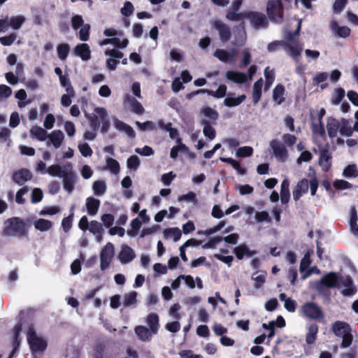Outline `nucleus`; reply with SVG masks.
<instances>
[{
    "label": "nucleus",
    "mask_w": 358,
    "mask_h": 358,
    "mask_svg": "<svg viewBox=\"0 0 358 358\" xmlns=\"http://www.w3.org/2000/svg\"><path fill=\"white\" fill-rule=\"evenodd\" d=\"M340 124L338 121L334 117H329L327 124L328 135L330 138H334L337 135Z\"/></svg>",
    "instance_id": "2f4dec72"
},
{
    "label": "nucleus",
    "mask_w": 358,
    "mask_h": 358,
    "mask_svg": "<svg viewBox=\"0 0 358 358\" xmlns=\"http://www.w3.org/2000/svg\"><path fill=\"white\" fill-rule=\"evenodd\" d=\"M69 167V171H66L64 176H62V178H63V186L64 189L68 192V193H71L74 189V184H75V180H76V175L72 171V166L71 164H68L65 168Z\"/></svg>",
    "instance_id": "9b49d317"
},
{
    "label": "nucleus",
    "mask_w": 358,
    "mask_h": 358,
    "mask_svg": "<svg viewBox=\"0 0 358 358\" xmlns=\"http://www.w3.org/2000/svg\"><path fill=\"white\" fill-rule=\"evenodd\" d=\"M99 115L96 114H86V117L90 121V125L92 131H96L100 127V122Z\"/></svg>",
    "instance_id": "3c124183"
},
{
    "label": "nucleus",
    "mask_w": 358,
    "mask_h": 358,
    "mask_svg": "<svg viewBox=\"0 0 358 358\" xmlns=\"http://www.w3.org/2000/svg\"><path fill=\"white\" fill-rule=\"evenodd\" d=\"M350 226L352 232L355 235L358 234V224H357V212L355 206H352L350 209Z\"/></svg>",
    "instance_id": "58836bf2"
},
{
    "label": "nucleus",
    "mask_w": 358,
    "mask_h": 358,
    "mask_svg": "<svg viewBox=\"0 0 358 358\" xmlns=\"http://www.w3.org/2000/svg\"><path fill=\"white\" fill-rule=\"evenodd\" d=\"M57 51L59 59L65 60L69 55L70 46L67 43H60L57 47Z\"/></svg>",
    "instance_id": "49530a36"
},
{
    "label": "nucleus",
    "mask_w": 358,
    "mask_h": 358,
    "mask_svg": "<svg viewBox=\"0 0 358 358\" xmlns=\"http://www.w3.org/2000/svg\"><path fill=\"white\" fill-rule=\"evenodd\" d=\"M31 222L24 220L19 217H13L4 222V227L1 234L5 236H16L18 238H27Z\"/></svg>",
    "instance_id": "f257e3e1"
},
{
    "label": "nucleus",
    "mask_w": 358,
    "mask_h": 358,
    "mask_svg": "<svg viewBox=\"0 0 358 358\" xmlns=\"http://www.w3.org/2000/svg\"><path fill=\"white\" fill-rule=\"evenodd\" d=\"M30 136L31 138H36L40 141H45L48 137L47 131L39 126H33L30 129Z\"/></svg>",
    "instance_id": "473e14b6"
},
{
    "label": "nucleus",
    "mask_w": 358,
    "mask_h": 358,
    "mask_svg": "<svg viewBox=\"0 0 358 358\" xmlns=\"http://www.w3.org/2000/svg\"><path fill=\"white\" fill-rule=\"evenodd\" d=\"M34 227L40 231H47L52 227V222L50 220L40 218L34 222Z\"/></svg>",
    "instance_id": "a19ab883"
},
{
    "label": "nucleus",
    "mask_w": 358,
    "mask_h": 358,
    "mask_svg": "<svg viewBox=\"0 0 358 358\" xmlns=\"http://www.w3.org/2000/svg\"><path fill=\"white\" fill-rule=\"evenodd\" d=\"M22 330V324L21 322H18L14 327V332H13V339L12 342L13 348L15 349H19L21 344V338L20 333Z\"/></svg>",
    "instance_id": "c9c22d12"
},
{
    "label": "nucleus",
    "mask_w": 358,
    "mask_h": 358,
    "mask_svg": "<svg viewBox=\"0 0 358 358\" xmlns=\"http://www.w3.org/2000/svg\"><path fill=\"white\" fill-rule=\"evenodd\" d=\"M140 159L136 155H132L127 159V166L129 169L136 170L140 166Z\"/></svg>",
    "instance_id": "338daca9"
},
{
    "label": "nucleus",
    "mask_w": 358,
    "mask_h": 358,
    "mask_svg": "<svg viewBox=\"0 0 358 358\" xmlns=\"http://www.w3.org/2000/svg\"><path fill=\"white\" fill-rule=\"evenodd\" d=\"M118 258L122 264H127L135 258V254L132 248L124 245L118 255Z\"/></svg>",
    "instance_id": "6ab92c4d"
},
{
    "label": "nucleus",
    "mask_w": 358,
    "mask_h": 358,
    "mask_svg": "<svg viewBox=\"0 0 358 358\" xmlns=\"http://www.w3.org/2000/svg\"><path fill=\"white\" fill-rule=\"evenodd\" d=\"M345 96V90L341 88H337L335 90L334 94L332 96L331 102L334 105H338Z\"/></svg>",
    "instance_id": "4d7b16f0"
},
{
    "label": "nucleus",
    "mask_w": 358,
    "mask_h": 358,
    "mask_svg": "<svg viewBox=\"0 0 358 358\" xmlns=\"http://www.w3.org/2000/svg\"><path fill=\"white\" fill-rule=\"evenodd\" d=\"M331 155L327 149H323L320 151L319 157V164L322 171L327 172L331 166Z\"/></svg>",
    "instance_id": "f3484780"
},
{
    "label": "nucleus",
    "mask_w": 358,
    "mask_h": 358,
    "mask_svg": "<svg viewBox=\"0 0 358 358\" xmlns=\"http://www.w3.org/2000/svg\"><path fill=\"white\" fill-rule=\"evenodd\" d=\"M270 146L273 155L280 161L285 162L288 157V152L285 145L277 140H272Z\"/></svg>",
    "instance_id": "1a4fd4ad"
},
{
    "label": "nucleus",
    "mask_w": 358,
    "mask_h": 358,
    "mask_svg": "<svg viewBox=\"0 0 358 358\" xmlns=\"http://www.w3.org/2000/svg\"><path fill=\"white\" fill-rule=\"evenodd\" d=\"M47 138L50 139L55 148L58 149L62 144L64 135L61 130L57 129L52 131Z\"/></svg>",
    "instance_id": "b1692460"
},
{
    "label": "nucleus",
    "mask_w": 358,
    "mask_h": 358,
    "mask_svg": "<svg viewBox=\"0 0 358 358\" xmlns=\"http://www.w3.org/2000/svg\"><path fill=\"white\" fill-rule=\"evenodd\" d=\"M227 90V87L225 85H221L218 87V88L216 91H213V90H210V92H209V95H210L215 98H217V99H221L226 96Z\"/></svg>",
    "instance_id": "13d9d810"
},
{
    "label": "nucleus",
    "mask_w": 358,
    "mask_h": 358,
    "mask_svg": "<svg viewBox=\"0 0 358 358\" xmlns=\"http://www.w3.org/2000/svg\"><path fill=\"white\" fill-rule=\"evenodd\" d=\"M266 13L274 22H282L284 18V7L282 0H269L266 4Z\"/></svg>",
    "instance_id": "20e7f679"
},
{
    "label": "nucleus",
    "mask_w": 358,
    "mask_h": 358,
    "mask_svg": "<svg viewBox=\"0 0 358 358\" xmlns=\"http://www.w3.org/2000/svg\"><path fill=\"white\" fill-rule=\"evenodd\" d=\"M319 331L318 325L316 323L310 324L308 327V332L306 334V342L308 345L315 343Z\"/></svg>",
    "instance_id": "bb28decb"
},
{
    "label": "nucleus",
    "mask_w": 358,
    "mask_h": 358,
    "mask_svg": "<svg viewBox=\"0 0 358 358\" xmlns=\"http://www.w3.org/2000/svg\"><path fill=\"white\" fill-rule=\"evenodd\" d=\"M262 87H263V79L259 78L257 80L253 85L252 88V101L254 104H257L261 99L262 94Z\"/></svg>",
    "instance_id": "7c9ffc66"
},
{
    "label": "nucleus",
    "mask_w": 358,
    "mask_h": 358,
    "mask_svg": "<svg viewBox=\"0 0 358 358\" xmlns=\"http://www.w3.org/2000/svg\"><path fill=\"white\" fill-rule=\"evenodd\" d=\"M332 331L336 336L343 338L341 344L342 348H346L350 346L352 343L353 336L351 333L350 325L348 323L336 321L332 325Z\"/></svg>",
    "instance_id": "f03ea898"
},
{
    "label": "nucleus",
    "mask_w": 358,
    "mask_h": 358,
    "mask_svg": "<svg viewBox=\"0 0 358 358\" xmlns=\"http://www.w3.org/2000/svg\"><path fill=\"white\" fill-rule=\"evenodd\" d=\"M165 238L172 237L174 241H178L182 236L181 231L178 227L168 228L163 231Z\"/></svg>",
    "instance_id": "79ce46f5"
},
{
    "label": "nucleus",
    "mask_w": 358,
    "mask_h": 358,
    "mask_svg": "<svg viewBox=\"0 0 358 358\" xmlns=\"http://www.w3.org/2000/svg\"><path fill=\"white\" fill-rule=\"evenodd\" d=\"M343 174L346 178H355L358 176V169L356 165L350 164L345 168Z\"/></svg>",
    "instance_id": "6e6d98bb"
},
{
    "label": "nucleus",
    "mask_w": 358,
    "mask_h": 358,
    "mask_svg": "<svg viewBox=\"0 0 358 358\" xmlns=\"http://www.w3.org/2000/svg\"><path fill=\"white\" fill-rule=\"evenodd\" d=\"M74 55L83 61H88L91 58V50L87 43L78 44L73 50Z\"/></svg>",
    "instance_id": "dca6fc26"
},
{
    "label": "nucleus",
    "mask_w": 358,
    "mask_h": 358,
    "mask_svg": "<svg viewBox=\"0 0 358 358\" xmlns=\"http://www.w3.org/2000/svg\"><path fill=\"white\" fill-rule=\"evenodd\" d=\"M135 332L138 338L142 341H148L150 338L152 334L150 329L141 325L136 327Z\"/></svg>",
    "instance_id": "e433bc0d"
},
{
    "label": "nucleus",
    "mask_w": 358,
    "mask_h": 358,
    "mask_svg": "<svg viewBox=\"0 0 358 358\" xmlns=\"http://www.w3.org/2000/svg\"><path fill=\"white\" fill-rule=\"evenodd\" d=\"M66 171V170L62 169V167L59 164H53L50 166L45 172H47L52 176H58L62 178Z\"/></svg>",
    "instance_id": "a18cd8bd"
},
{
    "label": "nucleus",
    "mask_w": 358,
    "mask_h": 358,
    "mask_svg": "<svg viewBox=\"0 0 358 358\" xmlns=\"http://www.w3.org/2000/svg\"><path fill=\"white\" fill-rule=\"evenodd\" d=\"M106 166L113 174H117L120 172V164L118 162L113 158H106Z\"/></svg>",
    "instance_id": "8fccbe9b"
},
{
    "label": "nucleus",
    "mask_w": 358,
    "mask_h": 358,
    "mask_svg": "<svg viewBox=\"0 0 358 358\" xmlns=\"http://www.w3.org/2000/svg\"><path fill=\"white\" fill-rule=\"evenodd\" d=\"M32 173L29 169H21L13 174V181L19 185H23L26 182L31 180L32 178Z\"/></svg>",
    "instance_id": "f8f14e48"
},
{
    "label": "nucleus",
    "mask_w": 358,
    "mask_h": 358,
    "mask_svg": "<svg viewBox=\"0 0 358 358\" xmlns=\"http://www.w3.org/2000/svg\"><path fill=\"white\" fill-rule=\"evenodd\" d=\"M226 78L227 80L238 84L245 83L248 80V76L245 73L236 71H227Z\"/></svg>",
    "instance_id": "aec40b11"
},
{
    "label": "nucleus",
    "mask_w": 358,
    "mask_h": 358,
    "mask_svg": "<svg viewBox=\"0 0 358 358\" xmlns=\"http://www.w3.org/2000/svg\"><path fill=\"white\" fill-rule=\"evenodd\" d=\"M264 73L266 78L265 88L268 89L275 80V74L273 71L269 70L268 66L264 69Z\"/></svg>",
    "instance_id": "052dcab7"
},
{
    "label": "nucleus",
    "mask_w": 358,
    "mask_h": 358,
    "mask_svg": "<svg viewBox=\"0 0 358 358\" xmlns=\"http://www.w3.org/2000/svg\"><path fill=\"white\" fill-rule=\"evenodd\" d=\"M25 17L23 15L13 16L8 18L9 27L13 29H19L25 22Z\"/></svg>",
    "instance_id": "c03bdc74"
},
{
    "label": "nucleus",
    "mask_w": 358,
    "mask_h": 358,
    "mask_svg": "<svg viewBox=\"0 0 358 358\" xmlns=\"http://www.w3.org/2000/svg\"><path fill=\"white\" fill-rule=\"evenodd\" d=\"M202 113L207 119H203L201 122L206 121L213 125L217 124V120L219 117V113L217 110L209 106H206L202 108Z\"/></svg>",
    "instance_id": "a211bd4d"
},
{
    "label": "nucleus",
    "mask_w": 358,
    "mask_h": 358,
    "mask_svg": "<svg viewBox=\"0 0 358 358\" xmlns=\"http://www.w3.org/2000/svg\"><path fill=\"white\" fill-rule=\"evenodd\" d=\"M157 124L161 129L166 130L169 133V136L172 139H175L179 136L178 130L172 127L171 122L165 123L163 120H159Z\"/></svg>",
    "instance_id": "c756f323"
},
{
    "label": "nucleus",
    "mask_w": 358,
    "mask_h": 358,
    "mask_svg": "<svg viewBox=\"0 0 358 358\" xmlns=\"http://www.w3.org/2000/svg\"><path fill=\"white\" fill-rule=\"evenodd\" d=\"M303 316L315 320H322L324 317L321 307L314 302H306L301 307Z\"/></svg>",
    "instance_id": "39448f33"
},
{
    "label": "nucleus",
    "mask_w": 358,
    "mask_h": 358,
    "mask_svg": "<svg viewBox=\"0 0 358 358\" xmlns=\"http://www.w3.org/2000/svg\"><path fill=\"white\" fill-rule=\"evenodd\" d=\"M214 57H217L219 60L223 62H229V52L223 49H217L214 53Z\"/></svg>",
    "instance_id": "bf43d9fd"
},
{
    "label": "nucleus",
    "mask_w": 358,
    "mask_h": 358,
    "mask_svg": "<svg viewBox=\"0 0 358 358\" xmlns=\"http://www.w3.org/2000/svg\"><path fill=\"white\" fill-rule=\"evenodd\" d=\"M226 18L229 21H240L246 18V12L238 13L237 11H228L226 14Z\"/></svg>",
    "instance_id": "864d4df0"
},
{
    "label": "nucleus",
    "mask_w": 358,
    "mask_h": 358,
    "mask_svg": "<svg viewBox=\"0 0 358 358\" xmlns=\"http://www.w3.org/2000/svg\"><path fill=\"white\" fill-rule=\"evenodd\" d=\"M201 124L203 126V132L204 136L208 138L209 140H213L216 136L215 129L211 126L212 124H208V122H201Z\"/></svg>",
    "instance_id": "de8ad7c7"
},
{
    "label": "nucleus",
    "mask_w": 358,
    "mask_h": 358,
    "mask_svg": "<svg viewBox=\"0 0 358 358\" xmlns=\"http://www.w3.org/2000/svg\"><path fill=\"white\" fill-rule=\"evenodd\" d=\"M341 284L345 288L341 291V294L345 296H351L355 295L357 289L354 285L352 278L350 275H347L345 278H342L341 280Z\"/></svg>",
    "instance_id": "ddd939ff"
},
{
    "label": "nucleus",
    "mask_w": 358,
    "mask_h": 358,
    "mask_svg": "<svg viewBox=\"0 0 358 358\" xmlns=\"http://www.w3.org/2000/svg\"><path fill=\"white\" fill-rule=\"evenodd\" d=\"M100 201L92 196L88 197L86 199V208L87 213L90 215H95L99 208Z\"/></svg>",
    "instance_id": "cd10ccee"
},
{
    "label": "nucleus",
    "mask_w": 358,
    "mask_h": 358,
    "mask_svg": "<svg viewBox=\"0 0 358 358\" xmlns=\"http://www.w3.org/2000/svg\"><path fill=\"white\" fill-rule=\"evenodd\" d=\"M125 101L130 105L131 110L137 115H142L144 113V108L142 104L135 98L127 95Z\"/></svg>",
    "instance_id": "412c9836"
},
{
    "label": "nucleus",
    "mask_w": 358,
    "mask_h": 358,
    "mask_svg": "<svg viewBox=\"0 0 358 358\" xmlns=\"http://www.w3.org/2000/svg\"><path fill=\"white\" fill-rule=\"evenodd\" d=\"M246 96L245 94L240 95L238 97H231L229 95L224 101V106L227 107H234L240 105L245 101Z\"/></svg>",
    "instance_id": "ea45409f"
},
{
    "label": "nucleus",
    "mask_w": 358,
    "mask_h": 358,
    "mask_svg": "<svg viewBox=\"0 0 358 358\" xmlns=\"http://www.w3.org/2000/svg\"><path fill=\"white\" fill-rule=\"evenodd\" d=\"M88 230L94 235H102L103 227L102 224L96 220H92L90 222Z\"/></svg>",
    "instance_id": "5fc2aeb1"
},
{
    "label": "nucleus",
    "mask_w": 358,
    "mask_h": 358,
    "mask_svg": "<svg viewBox=\"0 0 358 358\" xmlns=\"http://www.w3.org/2000/svg\"><path fill=\"white\" fill-rule=\"evenodd\" d=\"M311 127L314 134H318L322 137L325 136V129L322 122H312Z\"/></svg>",
    "instance_id": "69168bd1"
},
{
    "label": "nucleus",
    "mask_w": 358,
    "mask_h": 358,
    "mask_svg": "<svg viewBox=\"0 0 358 358\" xmlns=\"http://www.w3.org/2000/svg\"><path fill=\"white\" fill-rule=\"evenodd\" d=\"M94 194L96 196H101L106 192V185L103 180H99L94 182L92 185Z\"/></svg>",
    "instance_id": "37998d69"
},
{
    "label": "nucleus",
    "mask_w": 358,
    "mask_h": 358,
    "mask_svg": "<svg viewBox=\"0 0 358 358\" xmlns=\"http://www.w3.org/2000/svg\"><path fill=\"white\" fill-rule=\"evenodd\" d=\"M246 18L250 20L252 27L256 29L266 28L268 21L265 14L258 11L246 12Z\"/></svg>",
    "instance_id": "423d86ee"
},
{
    "label": "nucleus",
    "mask_w": 358,
    "mask_h": 358,
    "mask_svg": "<svg viewBox=\"0 0 358 358\" xmlns=\"http://www.w3.org/2000/svg\"><path fill=\"white\" fill-rule=\"evenodd\" d=\"M147 324L153 334H156L159 329V316L156 313H150L147 317Z\"/></svg>",
    "instance_id": "72a5a7b5"
},
{
    "label": "nucleus",
    "mask_w": 358,
    "mask_h": 358,
    "mask_svg": "<svg viewBox=\"0 0 358 358\" xmlns=\"http://www.w3.org/2000/svg\"><path fill=\"white\" fill-rule=\"evenodd\" d=\"M90 25L89 24H84L79 31V38L82 41H87L90 38Z\"/></svg>",
    "instance_id": "774afa93"
},
{
    "label": "nucleus",
    "mask_w": 358,
    "mask_h": 358,
    "mask_svg": "<svg viewBox=\"0 0 358 358\" xmlns=\"http://www.w3.org/2000/svg\"><path fill=\"white\" fill-rule=\"evenodd\" d=\"M294 44V45H292L285 41L284 43V49L292 57L296 59L301 55L303 48L299 42Z\"/></svg>",
    "instance_id": "393cba45"
},
{
    "label": "nucleus",
    "mask_w": 358,
    "mask_h": 358,
    "mask_svg": "<svg viewBox=\"0 0 358 358\" xmlns=\"http://www.w3.org/2000/svg\"><path fill=\"white\" fill-rule=\"evenodd\" d=\"M96 113L99 115L102 125L101 127V132L102 134H106L108 131L110 124L109 120L107 118V112L105 108H95Z\"/></svg>",
    "instance_id": "a878e982"
},
{
    "label": "nucleus",
    "mask_w": 358,
    "mask_h": 358,
    "mask_svg": "<svg viewBox=\"0 0 358 358\" xmlns=\"http://www.w3.org/2000/svg\"><path fill=\"white\" fill-rule=\"evenodd\" d=\"M234 253L235 254L238 259H242L244 256L252 257L256 254L255 250L249 249L247 245L241 244L234 249Z\"/></svg>",
    "instance_id": "5701e85b"
},
{
    "label": "nucleus",
    "mask_w": 358,
    "mask_h": 358,
    "mask_svg": "<svg viewBox=\"0 0 358 358\" xmlns=\"http://www.w3.org/2000/svg\"><path fill=\"white\" fill-rule=\"evenodd\" d=\"M330 27L331 30L334 31L338 37L345 38L350 35V29L347 26H339L336 21H332Z\"/></svg>",
    "instance_id": "4be33fe9"
},
{
    "label": "nucleus",
    "mask_w": 358,
    "mask_h": 358,
    "mask_svg": "<svg viewBox=\"0 0 358 358\" xmlns=\"http://www.w3.org/2000/svg\"><path fill=\"white\" fill-rule=\"evenodd\" d=\"M60 84L62 87H66V91L71 95H75V92L73 87L71 85L68 75H63L59 78Z\"/></svg>",
    "instance_id": "09e8293b"
},
{
    "label": "nucleus",
    "mask_w": 358,
    "mask_h": 358,
    "mask_svg": "<svg viewBox=\"0 0 358 358\" xmlns=\"http://www.w3.org/2000/svg\"><path fill=\"white\" fill-rule=\"evenodd\" d=\"M78 148L81 155L85 157H91L93 154L92 149L87 143H79Z\"/></svg>",
    "instance_id": "680f3d73"
},
{
    "label": "nucleus",
    "mask_w": 358,
    "mask_h": 358,
    "mask_svg": "<svg viewBox=\"0 0 358 358\" xmlns=\"http://www.w3.org/2000/svg\"><path fill=\"white\" fill-rule=\"evenodd\" d=\"M289 181L285 178L282 180L280 187V200L282 204H286L290 199Z\"/></svg>",
    "instance_id": "c85d7f7f"
},
{
    "label": "nucleus",
    "mask_w": 358,
    "mask_h": 358,
    "mask_svg": "<svg viewBox=\"0 0 358 358\" xmlns=\"http://www.w3.org/2000/svg\"><path fill=\"white\" fill-rule=\"evenodd\" d=\"M286 325V322L282 316L278 315L275 321H270L268 324L264 323L262 327L264 329H269L268 337L272 338L275 335V327L283 328Z\"/></svg>",
    "instance_id": "4468645a"
},
{
    "label": "nucleus",
    "mask_w": 358,
    "mask_h": 358,
    "mask_svg": "<svg viewBox=\"0 0 358 358\" xmlns=\"http://www.w3.org/2000/svg\"><path fill=\"white\" fill-rule=\"evenodd\" d=\"M211 24L213 27L217 31L222 42L226 43L231 39V31L228 24L219 20H213Z\"/></svg>",
    "instance_id": "0eeeda50"
},
{
    "label": "nucleus",
    "mask_w": 358,
    "mask_h": 358,
    "mask_svg": "<svg viewBox=\"0 0 358 358\" xmlns=\"http://www.w3.org/2000/svg\"><path fill=\"white\" fill-rule=\"evenodd\" d=\"M285 87L282 85H277L273 91V99L278 103L281 104L285 101Z\"/></svg>",
    "instance_id": "4c0bfd02"
},
{
    "label": "nucleus",
    "mask_w": 358,
    "mask_h": 358,
    "mask_svg": "<svg viewBox=\"0 0 358 358\" xmlns=\"http://www.w3.org/2000/svg\"><path fill=\"white\" fill-rule=\"evenodd\" d=\"M340 134L342 136H351L352 134V128L349 124L348 121L346 119H342L341 126L339 129Z\"/></svg>",
    "instance_id": "603ef678"
},
{
    "label": "nucleus",
    "mask_w": 358,
    "mask_h": 358,
    "mask_svg": "<svg viewBox=\"0 0 358 358\" xmlns=\"http://www.w3.org/2000/svg\"><path fill=\"white\" fill-rule=\"evenodd\" d=\"M74 213H72L67 217L63 218L62 221V227L63 230L66 233L69 232L72 227V222L73 220Z\"/></svg>",
    "instance_id": "0e129e2a"
},
{
    "label": "nucleus",
    "mask_w": 358,
    "mask_h": 358,
    "mask_svg": "<svg viewBox=\"0 0 358 358\" xmlns=\"http://www.w3.org/2000/svg\"><path fill=\"white\" fill-rule=\"evenodd\" d=\"M113 255L114 246L111 243H108L101 250L100 254V268L101 271L106 270L110 266Z\"/></svg>",
    "instance_id": "6e6552de"
},
{
    "label": "nucleus",
    "mask_w": 358,
    "mask_h": 358,
    "mask_svg": "<svg viewBox=\"0 0 358 358\" xmlns=\"http://www.w3.org/2000/svg\"><path fill=\"white\" fill-rule=\"evenodd\" d=\"M338 281V274L335 272H330L320 279L317 287L318 289H320L321 287L327 288L339 287Z\"/></svg>",
    "instance_id": "9d476101"
},
{
    "label": "nucleus",
    "mask_w": 358,
    "mask_h": 358,
    "mask_svg": "<svg viewBox=\"0 0 358 358\" xmlns=\"http://www.w3.org/2000/svg\"><path fill=\"white\" fill-rule=\"evenodd\" d=\"M137 293L135 291L126 294L124 296L123 304L124 306H129L136 303Z\"/></svg>",
    "instance_id": "e2e57ef3"
},
{
    "label": "nucleus",
    "mask_w": 358,
    "mask_h": 358,
    "mask_svg": "<svg viewBox=\"0 0 358 358\" xmlns=\"http://www.w3.org/2000/svg\"><path fill=\"white\" fill-rule=\"evenodd\" d=\"M220 160L222 162L230 164L239 174L245 175L246 173V169L241 166L239 162L231 157H220Z\"/></svg>",
    "instance_id": "f704fd0d"
},
{
    "label": "nucleus",
    "mask_w": 358,
    "mask_h": 358,
    "mask_svg": "<svg viewBox=\"0 0 358 358\" xmlns=\"http://www.w3.org/2000/svg\"><path fill=\"white\" fill-rule=\"evenodd\" d=\"M308 191V180L303 178L299 180L293 189V199L295 201L300 199L303 194H306Z\"/></svg>",
    "instance_id": "2eb2a0df"
},
{
    "label": "nucleus",
    "mask_w": 358,
    "mask_h": 358,
    "mask_svg": "<svg viewBox=\"0 0 358 358\" xmlns=\"http://www.w3.org/2000/svg\"><path fill=\"white\" fill-rule=\"evenodd\" d=\"M27 336V342L33 354L43 353L45 351L48 347V343L46 340L37 336L36 331L32 325L29 327Z\"/></svg>",
    "instance_id": "7ed1b4c3"
}]
</instances>
